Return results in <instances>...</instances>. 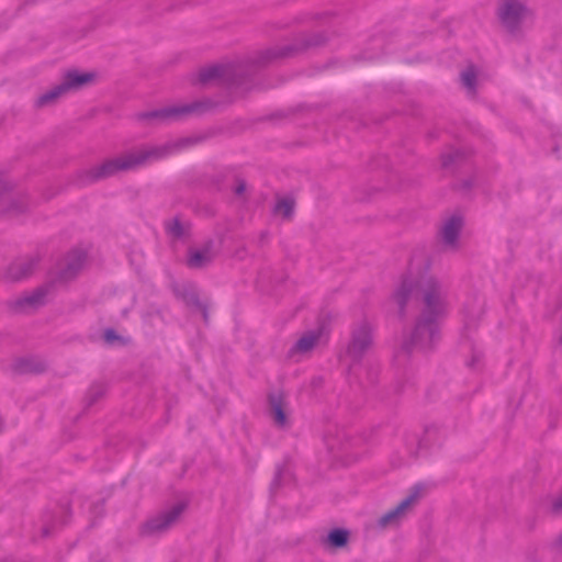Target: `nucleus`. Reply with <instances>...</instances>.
I'll use <instances>...</instances> for the list:
<instances>
[{"mask_svg": "<svg viewBox=\"0 0 562 562\" xmlns=\"http://www.w3.org/2000/svg\"><path fill=\"white\" fill-rule=\"evenodd\" d=\"M417 292L423 294L424 311L408 344L412 348L428 349L435 342L438 321L447 313V303L438 282L428 272L426 260H414L409 263L391 300L398 308H403Z\"/></svg>", "mask_w": 562, "mask_h": 562, "instance_id": "nucleus-1", "label": "nucleus"}, {"mask_svg": "<svg viewBox=\"0 0 562 562\" xmlns=\"http://www.w3.org/2000/svg\"><path fill=\"white\" fill-rule=\"evenodd\" d=\"M97 78L98 75L94 71L69 70L64 75L59 85L53 87L38 98L37 103L40 105L53 103L69 92H75L93 85Z\"/></svg>", "mask_w": 562, "mask_h": 562, "instance_id": "nucleus-2", "label": "nucleus"}, {"mask_svg": "<svg viewBox=\"0 0 562 562\" xmlns=\"http://www.w3.org/2000/svg\"><path fill=\"white\" fill-rule=\"evenodd\" d=\"M528 15V10L520 0H502L498 16L505 27L515 29Z\"/></svg>", "mask_w": 562, "mask_h": 562, "instance_id": "nucleus-3", "label": "nucleus"}, {"mask_svg": "<svg viewBox=\"0 0 562 562\" xmlns=\"http://www.w3.org/2000/svg\"><path fill=\"white\" fill-rule=\"evenodd\" d=\"M183 512L184 506L182 504L172 506L160 516L149 520L145 526V532L156 533L169 529L180 520Z\"/></svg>", "mask_w": 562, "mask_h": 562, "instance_id": "nucleus-4", "label": "nucleus"}, {"mask_svg": "<svg viewBox=\"0 0 562 562\" xmlns=\"http://www.w3.org/2000/svg\"><path fill=\"white\" fill-rule=\"evenodd\" d=\"M420 495L422 488L415 487L394 509L387 512L380 518V525L382 527H386L396 524L406 514V512L417 503Z\"/></svg>", "mask_w": 562, "mask_h": 562, "instance_id": "nucleus-5", "label": "nucleus"}, {"mask_svg": "<svg viewBox=\"0 0 562 562\" xmlns=\"http://www.w3.org/2000/svg\"><path fill=\"white\" fill-rule=\"evenodd\" d=\"M371 345L370 328L367 325L360 327L352 337L348 348V353L353 358H359Z\"/></svg>", "mask_w": 562, "mask_h": 562, "instance_id": "nucleus-6", "label": "nucleus"}, {"mask_svg": "<svg viewBox=\"0 0 562 562\" xmlns=\"http://www.w3.org/2000/svg\"><path fill=\"white\" fill-rule=\"evenodd\" d=\"M270 416L276 426L285 428L290 425V411L281 397L270 400Z\"/></svg>", "mask_w": 562, "mask_h": 562, "instance_id": "nucleus-7", "label": "nucleus"}, {"mask_svg": "<svg viewBox=\"0 0 562 562\" xmlns=\"http://www.w3.org/2000/svg\"><path fill=\"white\" fill-rule=\"evenodd\" d=\"M462 228V220L459 216L448 218L441 229L442 239L446 245L454 246Z\"/></svg>", "mask_w": 562, "mask_h": 562, "instance_id": "nucleus-8", "label": "nucleus"}, {"mask_svg": "<svg viewBox=\"0 0 562 562\" xmlns=\"http://www.w3.org/2000/svg\"><path fill=\"white\" fill-rule=\"evenodd\" d=\"M321 333L310 331L303 335L292 348L293 355L308 353L319 341Z\"/></svg>", "mask_w": 562, "mask_h": 562, "instance_id": "nucleus-9", "label": "nucleus"}, {"mask_svg": "<svg viewBox=\"0 0 562 562\" xmlns=\"http://www.w3.org/2000/svg\"><path fill=\"white\" fill-rule=\"evenodd\" d=\"M140 160L142 159H139V158L131 157V158H120V159H116L113 161H109L103 167V173L110 175L116 170L130 169V168L138 165L140 162Z\"/></svg>", "mask_w": 562, "mask_h": 562, "instance_id": "nucleus-10", "label": "nucleus"}, {"mask_svg": "<svg viewBox=\"0 0 562 562\" xmlns=\"http://www.w3.org/2000/svg\"><path fill=\"white\" fill-rule=\"evenodd\" d=\"M212 259V254L209 249L194 250L188 258V265L192 268H201Z\"/></svg>", "mask_w": 562, "mask_h": 562, "instance_id": "nucleus-11", "label": "nucleus"}, {"mask_svg": "<svg viewBox=\"0 0 562 562\" xmlns=\"http://www.w3.org/2000/svg\"><path fill=\"white\" fill-rule=\"evenodd\" d=\"M294 210V201L289 198H280L274 206L276 215L282 218H290Z\"/></svg>", "mask_w": 562, "mask_h": 562, "instance_id": "nucleus-12", "label": "nucleus"}, {"mask_svg": "<svg viewBox=\"0 0 562 562\" xmlns=\"http://www.w3.org/2000/svg\"><path fill=\"white\" fill-rule=\"evenodd\" d=\"M348 540V532L342 529H335L328 535V541L334 547H342Z\"/></svg>", "mask_w": 562, "mask_h": 562, "instance_id": "nucleus-13", "label": "nucleus"}, {"mask_svg": "<svg viewBox=\"0 0 562 562\" xmlns=\"http://www.w3.org/2000/svg\"><path fill=\"white\" fill-rule=\"evenodd\" d=\"M476 78V72L473 68H469L462 72L461 79L463 85L471 91L474 89V81Z\"/></svg>", "mask_w": 562, "mask_h": 562, "instance_id": "nucleus-14", "label": "nucleus"}, {"mask_svg": "<svg viewBox=\"0 0 562 562\" xmlns=\"http://www.w3.org/2000/svg\"><path fill=\"white\" fill-rule=\"evenodd\" d=\"M104 338L110 344H113L117 339L113 330H106L104 333Z\"/></svg>", "mask_w": 562, "mask_h": 562, "instance_id": "nucleus-15", "label": "nucleus"}, {"mask_svg": "<svg viewBox=\"0 0 562 562\" xmlns=\"http://www.w3.org/2000/svg\"><path fill=\"white\" fill-rule=\"evenodd\" d=\"M170 232L175 235V236H178L181 234V229H180V226H179V223L175 222L170 225L169 227Z\"/></svg>", "mask_w": 562, "mask_h": 562, "instance_id": "nucleus-16", "label": "nucleus"}, {"mask_svg": "<svg viewBox=\"0 0 562 562\" xmlns=\"http://www.w3.org/2000/svg\"><path fill=\"white\" fill-rule=\"evenodd\" d=\"M553 506L555 510H562V496L554 502Z\"/></svg>", "mask_w": 562, "mask_h": 562, "instance_id": "nucleus-17", "label": "nucleus"}, {"mask_svg": "<svg viewBox=\"0 0 562 562\" xmlns=\"http://www.w3.org/2000/svg\"><path fill=\"white\" fill-rule=\"evenodd\" d=\"M244 190H245V183H243V182L238 183V186L236 187V192L238 194H241Z\"/></svg>", "mask_w": 562, "mask_h": 562, "instance_id": "nucleus-18", "label": "nucleus"}]
</instances>
